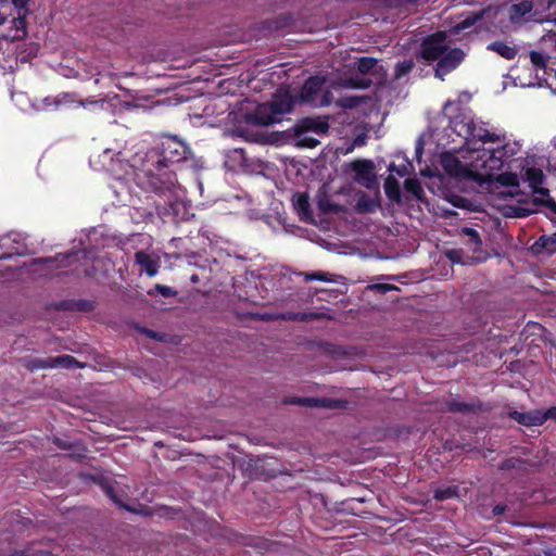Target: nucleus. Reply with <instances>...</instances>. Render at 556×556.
I'll return each mask as SVG.
<instances>
[{
    "label": "nucleus",
    "mask_w": 556,
    "mask_h": 556,
    "mask_svg": "<svg viewBox=\"0 0 556 556\" xmlns=\"http://www.w3.org/2000/svg\"><path fill=\"white\" fill-rule=\"evenodd\" d=\"M189 147L176 136H163L160 143L147 151L141 167L135 174L137 185L160 195L172 194L176 188L174 164L187 160Z\"/></svg>",
    "instance_id": "1"
},
{
    "label": "nucleus",
    "mask_w": 556,
    "mask_h": 556,
    "mask_svg": "<svg viewBox=\"0 0 556 556\" xmlns=\"http://www.w3.org/2000/svg\"><path fill=\"white\" fill-rule=\"evenodd\" d=\"M450 126L458 136L463 137L471 150H480L481 146L492 142H503L506 140L505 135L490 131L486 124L475 118L470 112H459L455 116L450 117Z\"/></svg>",
    "instance_id": "2"
},
{
    "label": "nucleus",
    "mask_w": 556,
    "mask_h": 556,
    "mask_svg": "<svg viewBox=\"0 0 556 556\" xmlns=\"http://www.w3.org/2000/svg\"><path fill=\"white\" fill-rule=\"evenodd\" d=\"M296 99L289 90H277L267 102L256 105L254 111L245 114L247 123L254 126H270L282 122L285 114L291 113Z\"/></svg>",
    "instance_id": "3"
},
{
    "label": "nucleus",
    "mask_w": 556,
    "mask_h": 556,
    "mask_svg": "<svg viewBox=\"0 0 556 556\" xmlns=\"http://www.w3.org/2000/svg\"><path fill=\"white\" fill-rule=\"evenodd\" d=\"M498 143L495 149H483L480 156L482 163L479 166L488 178H492L493 174L501 170L506 161L517 153V150L505 140Z\"/></svg>",
    "instance_id": "4"
},
{
    "label": "nucleus",
    "mask_w": 556,
    "mask_h": 556,
    "mask_svg": "<svg viewBox=\"0 0 556 556\" xmlns=\"http://www.w3.org/2000/svg\"><path fill=\"white\" fill-rule=\"evenodd\" d=\"M447 35L445 31L438 30L426 38L420 43L419 55L427 62L439 61L448 50Z\"/></svg>",
    "instance_id": "5"
},
{
    "label": "nucleus",
    "mask_w": 556,
    "mask_h": 556,
    "mask_svg": "<svg viewBox=\"0 0 556 556\" xmlns=\"http://www.w3.org/2000/svg\"><path fill=\"white\" fill-rule=\"evenodd\" d=\"M325 77L323 76H311L308 77L305 83L303 84L300 93H299V101L301 103L311 104L314 106L317 105H328L330 103L328 97L330 96V92L327 91L323 98L318 101V94L320 93L324 85H325Z\"/></svg>",
    "instance_id": "6"
},
{
    "label": "nucleus",
    "mask_w": 556,
    "mask_h": 556,
    "mask_svg": "<svg viewBox=\"0 0 556 556\" xmlns=\"http://www.w3.org/2000/svg\"><path fill=\"white\" fill-rule=\"evenodd\" d=\"M440 164L448 176L456 179H481L480 174H476L467 165L463 164L462 161L453 152H443L440 156Z\"/></svg>",
    "instance_id": "7"
},
{
    "label": "nucleus",
    "mask_w": 556,
    "mask_h": 556,
    "mask_svg": "<svg viewBox=\"0 0 556 556\" xmlns=\"http://www.w3.org/2000/svg\"><path fill=\"white\" fill-rule=\"evenodd\" d=\"M13 7L17 10V16L12 17L13 27L9 34L4 36L5 39L11 41L23 40L27 36V22L26 17L29 14L28 2L29 0H10Z\"/></svg>",
    "instance_id": "8"
},
{
    "label": "nucleus",
    "mask_w": 556,
    "mask_h": 556,
    "mask_svg": "<svg viewBox=\"0 0 556 556\" xmlns=\"http://www.w3.org/2000/svg\"><path fill=\"white\" fill-rule=\"evenodd\" d=\"M465 59V53L459 48L450 49L442 55L437 62L434 67V76L441 80L444 77L456 70Z\"/></svg>",
    "instance_id": "9"
},
{
    "label": "nucleus",
    "mask_w": 556,
    "mask_h": 556,
    "mask_svg": "<svg viewBox=\"0 0 556 556\" xmlns=\"http://www.w3.org/2000/svg\"><path fill=\"white\" fill-rule=\"evenodd\" d=\"M286 404L301 405L305 407H317L326 409H343L348 406V401L331 397H289L285 400Z\"/></svg>",
    "instance_id": "10"
},
{
    "label": "nucleus",
    "mask_w": 556,
    "mask_h": 556,
    "mask_svg": "<svg viewBox=\"0 0 556 556\" xmlns=\"http://www.w3.org/2000/svg\"><path fill=\"white\" fill-rule=\"evenodd\" d=\"M351 169L355 174V181L367 189L376 185L375 164L371 160H354L350 163Z\"/></svg>",
    "instance_id": "11"
},
{
    "label": "nucleus",
    "mask_w": 556,
    "mask_h": 556,
    "mask_svg": "<svg viewBox=\"0 0 556 556\" xmlns=\"http://www.w3.org/2000/svg\"><path fill=\"white\" fill-rule=\"evenodd\" d=\"M381 205L380 191L377 190L374 197L368 195L366 192L361 191L357 194L355 211L358 214H372Z\"/></svg>",
    "instance_id": "12"
},
{
    "label": "nucleus",
    "mask_w": 556,
    "mask_h": 556,
    "mask_svg": "<svg viewBox=\"0 0 556 556\" xmlns=\"http://www.w3.org/2000/svg\"><path fill=\"white\" fill-rule=\"evenodd\" d=\"M301 125L300 131L302 132H315L317 135H325L329 130V124L320 118L305 117L298 122Z\"/></svg>",
    "instance_id": "13"
},
{
    "label": "nucleus",
    "mask_w": 556,
    "mask_h": 556,
    "mask_svg": "<svg viewBox=\"0 0 556 556\" xmlns=\"http://www.w3.org/2000/svg\"><path fill=\"white\" fill-rule=\"evenodd\" d=\"M445 406L450 413L475 414L481 409L482 404L480 401L466 403L453 399L446 401Z\"/></svg>",
    "instance_id": "14"
},
{
    "label": "nucleus",
    "mask_w": 556,
    "mask_h": 556,
    "mask_svg": "<svg viewBox=\"0 0 556 556\" xmlns=\"http://www.w3.org/2000/svg\"><path fill=\"white\" fill-rule=\"evenodd\" d=\"M135 262L149 277H154L159 271V262L152 258L147 252L138 251L135 253Z\"/></svg>",
    "instance_id": "15"
},
{
    "label": "nucleus",
    "mask_w": 556,
    "mask_h": 556,
    "mask_svg": "<svg viewBox=\"0 0 556 556\" xmlns=\"http://www.w3.org/2000/svg\"><path fill=\"white\" fill-rule=\"evenodd\" d=\"M460 237L468 250L472 252H478L481 250L482 240L476 229L464 227L462 228Z\"/></svg>",
    "instance_id": "16"
},
{
    "label": "nucleus",
    "mask_w": 556,
    "mask_h": 556,
    "mask_svg": "<svg viewBox=\"0 0 556 556\" xmlns=\"http://www.w3.org/2000/svg\"><path fill=\"white\" fill-rule=\"evenodd\" d=\"M301 125L298 123L292 127L295 144L300 148L313 149L319 144V140L308 135V132L300 131Z\"/></svg>",
    "instance_id": "17"
},
{
    "label": "nucleus",
    "mask_w": 556,
    "mask_h": 556,
    "mask_svg": "<svg viewBox=\"0 0 556 556\" xmlns=\"http://www.w3.org/2000/svg\"><path fill=\"white\" fill-rule=\"evenodd\" d=\"M488 50L496 52L502 58L510 61L514 60L518 53L515 47H511L503 41H494L488 45Z\"/></svg>",
    "instance_id": "18"
},
{
    "label": "nucleus",
    "mask_w": 556,
    "mask_h": 556,
    "mask_svg": "<svg viewBox=\"0 0 556 556\" xmlns=\"http://www.w3.org/2000/svg\"><path fill=\"white\" fill-rule=\"evenodd\" d=\"M384 192L390 201L396 203L402 201L400 184L392 175H389L384 180Z\"/></svg>",
    "instance_id": "19"
},
{
    "label": "nucleus",
    "mask_w": 556,
    "mask_h": 556,
    "mask_svg": "<svg viewBox=\"0 0 556 556\" xmlns=\"http://www.w3.org/2000/svg\"><path fill=\"white\" fill-rule=\"evenodd\" d=\"M63 367V368H84L85 365L78 362L74 356L68 354L59 355L51 357V368Z\"/></svg>",
    "instance_id": "20"
},
{
    "label": "nucleus",
    "mask_w": 556,
    "mask_h": 556,
    "mask_svg": "<svg viewBox=\"0 0 556 556\" xmlns=\"http://www.w3.org/2000/svg\"><path fill=\"white\" fill-rule=\"evenodd\" d=\"M293 204L299 214L304 217L312 216V210L309 204V198L306 192H298L293 197Z\"/></svg>",
    "instance_id": "21"
},
{
    "label": "nucleus",
    "mask_w": 556,
    "mask_h": 556,
    "mask_svg": "<svg viewBox=\"0 0 556 556\" xmlns=\"http://www.w3.org/2000/svg\"><path fill=\"white\" fill-rule=\"evenodd\" d=\"M533 9V2L530 0H522L510 7V18L518 20L530 13Z\"/></svg>",
    "instance_id": "22"
},
{
    "label": "nucleus",
    "mask_w": 556,
    "mask_h": 556,
    "mask_svg": "<svg viewBox=\"0 0 556 556\" xmlns=\"http://www.w3.org/2000/svg\"><path fill=\"white\" fill-rule=\"evenodd\" d=\"M24 367L34 372L41 369L51 368V357L48 358H38V357H28L24 359Z\"/></svg>",
    "instance_id": "23"
},
{
    "label": "nucleus",
    "mask_w": 556,
    "mask_h": 556,
    "mask_svg": "<svg viewBox=\"0 0 556 556\" xmlns=\"http://www.w3.org/2000/svg\"><path fill=\"white\" fill-rule=\"evenodd\" d=\"M526 179L529 182L530 188H538L543 185L545 176L543 170L536 167H529L525 173Z\"/></svg>",
    "instance_id": "24"
},
{
    "label": "nucleus",
    "mask_w": 556,
    "mask_h": 556,
    "mask_svg": "<svg viewBox=\"0 0 556 556\" xmlns=\"http://www.w3.org/2000/svg\"><path fill=\"white\" fill-rule=\"evenodd\" d=\"M317 206L323 214L339 213L341 211V206L331 202L326 195L318 198Z\"/></svg>",
    "instance_id": "25"
},
{
    "label": "nucleus",
    "mask_w": 556,
    "mask_h": 556,
    "mask_svg": "<svg viewBox=\"0 0 556 556\" xmlns=\"http://www.w3.org/2000/svg\"><path fill=\"white\" fill-rule=\"evenodd\" d=\"M414 66H415V63L412 59L404 60L402 62H397L395 64V68H394V77L396 79H400V78L408 75L413 71Z\"/></svg>",
    "instance_id": "26"
},
{
    "label": "nucleus",
    "mask_w": 556,
    "mask_h": 556,
    "mask_svg": "<svg viewBox=\"0 0 556 556\" xmlns=\"http://www.w3.org/2000/svg\"><path fill=\"white\" fill-rule=\"evenodd\" d=\"M377 65V59L370 56H363L356 63L357 71L363 74H369Z\"/></svg>",
    "instance_id": "27"
},
{
    "label": "nucleus",
    "mask_w": 556,
    "mask_h": 556,
    "mask_svg": "<svg viewBox=\"0 0 556 556\" xmlns=\"http://www.w3.org/2000/svg\"><path fill=\"white\" fill-rule=\"evenodd\" d=\"M544 424L543 410L526 412V427L542 426Z\"/></svg>",
    "instance_id": "28"
},
{
    "label": "nucleus",
    "mask_w": 556,
    "mask_h": 556,
    "mask_svg": "<svg viewBox=\"0 0 556 556\" xmlns=\"http://www.w3.org/2000/svg\"><path fill=\"white\" fill-rule=\"evenodd\" d=\"M404 188L407 192L412 193L413 195H415L417 199H420L421 195L424 194V189L421 187V184L418 179L416 178H407L405 181H404Z\"/></svg>",
    "instance_id": "29"
},
{
    "label": "nucleus",
    "mask_w": 556,
    "mask_h": 556,
    "mask_svg": "<svg viewBox=\"0 0 556 556\" xmlns=\"http://www.w3.org/2000/svg\"><path fill=\"white\" fill-rule=\"evenodd\" d=\"M74 256V254H58L54 257H43L39 258L37 262L40 264H47V263H59L58 267H63L68 264H71V258Z\"/></svg>",
    "instance_id": "30"
},
{
    "label": "nucleus",
    "mask_w": 556,
    "mask_h": 556,
    "mask_svg": "<svg viewBox=\"0 0 556 556\" xmlns=\"http://www.w3.org/2000/svg\"><path fill=\"white\" fill-rule=\"evenodd\" d=\"M304 279L306 281L318 280L325 282H334V276L326 273V271H313V273H304Z\"/></svg>",
    "instance_id": "31"
},
{
    "label": "nucleus",
    "mask_w": 556,
    "mask_h": 556,
    "mask_svg": "<svg viewBox=\"0 0 556 556\" xmlns=\"http://www.w3.org/2000/svg\"><path fill=\"white\" fill-rule=\"evenodd\" d=\"M496 181L502 186L506 187H516L518 185V178L516 174L513 173H502L496 177Z\"/></svg>",
    "instance_id": "32"
},
{
    "label": "nucleus",
    "mask_w": 556,
    "mask_h": 556,
    "mask_svg": "<svg viewBox=\"0 0 556 556\" xmlns=\"http://www.w3.org/2000/svg\"><path fill=\"white\" fill-rule=\"evenodd\" d=\"M525 464V460L518 457H508L504 459L500 465V470H510V469H517L520 468V466Z\"/></svg>",
    "instance_id": "33"
},
{
    "label": "nucleus",
    "mask_w": 556,
    "mask_h": 556,
    "mask_svg": "<svg viewBox=\"0 0 556 556\" xmlns=\"http://www.w3.org/2000/svg\"><path fill=\"white\" fill-rule=\"evenodd\" d=\"M456 495H457L456 488L455 486H447V488H444V489H438L434 492L433 497L437 501H445V500H448V498H453Z\"/></svg>",
    "instance_id": "34"
},
{
    "label": "nucleus",
    "mask_w": 556,
    "mask_h": 556,
    "mask_svg": "<svg viewBox=\"0 0 556 556\" xmlns=\"http://www.w3.org/2000/svg\"><path fill=\"white\" fill-rule=\"evenodd\" d=\"M67 102H72L71 94H68V93H63L62 96H58L54 98L47 97L43 99V103L47 108L51 106V105H54L58 108L62 103H67Z\"/></svg>",
    "instance_id": "35"
},
{
    "label": "nucleus",
    "mask_w": 556,
    "mask_h": 556,
    "mask_svg": "<svg viewBox=\"0 0 556 556\" xmlns=\"http://www.w3.org/2000/svg\"><path fill=\"white\" fill-rule=\"evenodd\" d=\"M103 490H104V493L108 495V497H110L114 503H116L118 506L125 508L126 510L128 511H132V509L130 507H128L127 505H125L119 498L118 496L116 495L115 493V489L113 485L111 484H105L103 486Z\"/></svg>",
    "instance_id": "36"
},
{
    "label": "nucleus",
    "mask_w": 556,
    "mask_h": 556,
    "mask_svg": "<svg viewBox=\"0 0 556 556\" xmlns=\"http://www.w3.org/2000/svg\"><path fill=\"white\" fill-rule=\"evenodd\" d=\"M536 243L546 250L554 251L556 244V232L552 236H541Z\"/></svg>",
    "instance_id": "37"
},
{
    "label": "nucleus",
    "mask_w": 556,
    "mask_h": 556,
    "mask_svg": "<svg viewBox=\"0 0 556 556\" xmlns=\"http://www.w3.org/2000/svg\"><path fill=\"white\" fill-rule=\"evenodd\" d=\"M530 60L532 64L538 68H545L546 67V59L545 56L538 51H531L530 52Z\"/></svg>",
    "instance_id": "38"
},
{
    "label": "nucleus",
    "mask_w": 556,
    "mask_h": 556,
    "mask_svg": "<svg viewBox=\"0 0 556 556\" xmlns=\"http://www.w3.org/2000/svg\"><path fill=\"white\" fill-rule=\"evenodd\" d=\"M154 289L159 294H161L164 298H170V296L177 295V291L168 286L156 283L154 286Z\"/></svg>",
    "instance_id": "39"
},
{
    "label": "nucleus",
    "mask_w": 556,
    "mask_h": 556,
    "mask_svg": "<svg viewBox=\"0 0 556 556\" xmlns=\"http://www.w3.org/2000/svg\"><path fill=\"white\" fill-rule=\"evenodd\" d=\"M477 20H478V16L466 17L465 20H463L458 24H456L455 31L458 34V33L473 26V24L477 22Z\"/></svg>",
    "instance_id": "40"
},
{
    "label": "nucleus",
    "mask_w": 556,
    "mask_h": 556,
    "mask_svg": "<svg viewBox=\"0 0 556 556\" xmlns=\"http://www.w3.org/2000/svg\"><path fill=\"white\" fill-rule=\"evenodd\" d=\"M53 443L61 450H64V451H74L77 446L76 443L74 442H71L66 439H62V438H54L53 440Z\"/></svg>",
    "instance_id": "41"
},
{
    "label": "nucleus",
    "mask_w": 556,
    "mask_h": 556,
    "mask_svg": "<svg viewBox=\"0 0 556 556\" xmlns=\"http://www.w3.org/2000/svg\"><path fill=\"white\" fill-rule=\"evenodd\" d=\"M555 4L556 0H534L533 2V7H535L536 10H541L542 12L553 9Z\"/></svg>",
    "instance_id": "42"
},
{
    "label": "nucleus",
    "mask_w": 556,
    "mask_h": 556,
    "mask_svg": "<svg viewBox=\"0 0 556 556\" xmlns=\"http://www.w3.org/2000/svg\"><path fill=\"white\" fill-rule=\"evenodd\" d=\"M319 317V314L318 313H314V312H296L294 313V318H298L299 321H309V320H315Z\"/></svg>",
    "instance_id": "43"
},
{
    "label": "nucleus",
    "mask_w": 556,
    "mask_h": 556,
    "mask_svg": "<svg viewBox=\"0 0 556 556\" xmlns=\"http://www.w3.org/2000/svg\"><path fill=\"white\" fill-rule=\"evenodd\" d=\"M462 255H463V251L462 250H457V249H452L450 251L446 252V256L448 257V260L453 263H456V264H463L464 261L462 258Z\"/></svg>",
    "instance_id": "44"
},
{
    "label": "nucleus",
    "mask_w": 556,
    "mask_h": 556,
    "mask_svg": "<svg viewBox=\"0 0 556 556\" xmlns=\"http://www.w3.org/2000/svg\"><path fill=\"white\" fill-rule=\"evenodd\" d=\"M367 137L362 134L354 138L352 144L346 149L345 153H351L355 147H363L366 144Z\"/></svg>",
    "instance_id": "45"
},
{
    "label": "nucleus",
    "mask_w": 556,
    "mask_h": 556,
    "mask_svg": "<svg viewBox=\"0 0 556 556\" xmlns=\"http://www.w3.org/2000/svg\"><path fill=\"white\" fill-rule=\"evenodd\" d=\"M75 306L78 311H81V312L92 311L94 307L92 302L87 301V300H79L78 302L75 303Z\"/></svg>",
    "instance_id": "46"
},
{
    "label": "nucleus",
    "mask_w": 556,
    "mask_h": 556,
    "mask_svg": "<svg viewBox=\"0 0 556 556\" xmlns=\"http://www.w3.org/2000/svg\"><path fill=\"white\" fill-rule=\"evenodd\" d=\"M509 417L516 420L519 425L526 426V412L521 413L518 410H513L509 413Z\"/></svg>",
    "instance_id": "47"
},
{
    "label": "nucleus",
    "mask_w": 556,
    "mask_h": 556,
    "mask_svg": "<svg viewBox=\"0 0 556 556\" xmlns=\"http://www.w3.org/2000/svg\"><path fill=\"white\" fill-rule=\"evenodd\" d=\"M541 204L545 205L553 214H556V201L552 198L542 199Z\"/></svg>",
    "instance_id": "48"
},
{
    "label": "nucleus",
    "mask_w": 556,
    "mask_h": 556,
    "mask_svg": "<svg viewBox=\"0 0 556 556\" xmlns=\"http://www.w3.org/2000/svg\"><path fill=\"white\" fill-rule=\"evenodd\" d=\"M544 422L548 419L556 421V406H551L546 410H543Z\"/></svg>",
    "instance_id": "49"
},
{
    "label": "nucleus",
    "mask_w": 556,
    "mask_h": 556,
    "mask_svg": "<svg viewBox=\"0 0 556 556\" xmlns=\"http://www.w3.org/2000/svg\"><path fill=\"white\" fill-rule=\"evenodd\" d=\"M378 291L382 292V293H387L389 291H392V290H396L397 287L394 286V285H389V283H377L374 286Z\"/></svg>",
    "instance_id": "50"
},
{
    "label": "nucleus",
    "mask_w": 556,
    "mask_h": 556,
    "mask_svg": "<svg viewBox=\"0 0 556 556\" xmlns=\"http://www.w3.org/2000/svg\"><path fill=\"white\" fill-rule=\"evenodd\" d=\"M357 104V100L354 97L344 98L341 101V105L345 109H352Z\"/></svg>",
    "instance_id": "51"
},
{
    "label": "nucleus",
    "mask_w": 556,
    "mask_h": 556,
    "mask_svg": "<svg viewBox=\"0 0 556 556\" xmlns=\"http://www.w3.org/2000/svg\"><path fill=\"white\" fill-rule=\"evenodd\" d=\"M452 203L456 207L465 208L467 207L468 200L462 197H455V199L452 200Z\"/></svg>",
    "instance_id": "52"
},
{
    "label": "nucleus",
    "mask_w": 556,
    "mask_h": 556,
    "mask_svg": "<svg viewBox=\"0 0 556 556\" xmlns=\"http://www.w3.org/2000/svg\"><path fill=\"white\" fill-rule=\"evenodd\" d=\"M255 317H257L261 320L264 321H271L276 320L279 316L270 313H264V314H256Z\"/></svg>",
    "instance_id": "53"
},
{
    "label": "nucleus",
    "mask_w": 556,
    "mask_h": 556,
    "mask_svg": "<svg viewBox=\"0 0 556 556\" xmlns=\"http://www.w3.org/2000/svg\"><path fill=\"white\" fill-rule=\"evenodd\" d=\"M389 169H390L391 172H395V173H396L399 176H401V177L405 176V175H406V173H407V169H406V166H405V165H403V166H401V167H396L394 164H391V165H390V167H389Z\"/></svg>",
    "instance_id": "54"
},
{
    "label": "nucleus",
    "mask_w": 556,
    "mask_h": 556,
    "mask_svg": "<svg viewBox=\"0 0 556 556\" xmlns=\"http://www.w3.org/2000/svg\"><path fill=\"white\" fill-rule=\"evenodd\" d=\"M531 189H532L533 193H535V194H540V195H542L544 198H548L549 197L548 189L542 187V185H540V187H538V188H531Z\"/></svg>",
    "instance_id": "55"
},
{
    "label": "nucleus",
    "mask_w": 556,
    "mask_h": 556,
    "mask_svg": "<svg viewBox=\"0 0 556 556\" xmlns=\"http://www.w3.org/2000/svg\"><path fill=\"white\" fill-rule=\"evenodd\" d=\"M506 508L507 506L504 504H496L495 506H493L492 513L494 516H500L505 513Z\"/></svg>",
    "instance_id": "56"
},
{
    "label": "nucleus",
    "mask_w": 556,
    "mask_h": 556,
    "mask_svg": "<svg viewBox=\"0 0 556 556\" xmlns=\"http://www.w3.org/2000/svg\"><path fill=\"white\" fill-rule=\"evenodd\" d=\"M14 254H21V252L18 250H15L14 252H3L0 254V260H7V258H10L12 257Z\"/></svg>",
    "instance_id": "57"
},
{
    "label": "nucleus",
    "mask_w": 556,
    "mask_h": 556,
    "mask_svg": "<svg viewBox=\"0 0 556 556\" xmlns=\"http://www.w3.org/2000/svg\"><path fill=\"white\" fill-rule=\"evenodd\" d=\"M10 556H29L28 549H15Z\"/></svg>",
    "instance_id": "58"
},
{
    "label": "nucleus",
    "mask_w": 556,
    "mask_h": 556,
    "mask_svg": "<svg viewBox=\"0 0 556 556\" xmlns=\"http://www.w3.org/2000/svg\"><path fill=\"white\" fill-rule=\"evenodd\" d=\"M144 331H146L148 337H150L152 339H159L157 333L155 331L150 330V329H146Z\"/></svg>",
    "instance_id": "59"
},
{
    "label": "nucleus",
    "mask_w": 556,
    "mask_h": 556,
    "mask_svg": "<svg viewBox=\"0 0 556 556\" xmlns=\"http://www.w3.org/2000/svg\"><path fill=\"white\" fill-rule=\"evenodd\" d=\"M8 21V15L0 12V25L5 24Z\"/></svg>",
    "instance_id": "60"
},
{
    "label": "nucleus",
    "mask_w": 556,
    "mask_h": 556,
    "mask_svg": "<svg viewBox=\"0 0 556 556\" xmlns=\"http://www.w3.org/2000/svg\"><path fill=\"white\" fill-rule=\"evenodd\" d=\"M281 317H282L283 319L298 320V318H294V313H290L288 316H286V315H281Z\"/></svg>",
    "instance_id": "61"
},
{
    "label": "nucleus",
    "mask_w": 556,
    "mask_h": 556,
    "mask_svg": "<svg viewBox=\"0 0 556 556\" xmlns=\"http://www.w3.org/2000/svg\"><path fill=\"white\" fill-rule=\"evenodd\" d=\"M369 84H370V80H366V81H364V83H362V84L357 85V87H361V88H367V87H369Z\"/></svg>",
    "instance_id": "62"
},
{
    "label": "nucleus",
    "mask_w": 556,
    "mask_h": 556,
    "mask_svg": "<svg viewBox=\"0 0 556 556\" xmlns=\"http://www.w3.org/2000/svg\"><path fill=\"white\" fill-rule=\"evenodd\" d=\"M7 240H9V238H7V237H3V238L0 239V248L5 247V241Z\"/></svg>",
    "instance_id": "63"
},
{
    "label": "nucleus",
    "mask_w": 556,
    "mask_h": 556,
    "mask_svg": "<svg viewBox=\"0 0 556 556\" xmlns=\"http://www.w3.org/2000/svg\"><path fill=\"white\" fill-rule=\"evenodd\" d=\"M452 105H453V103L451 101H447L444 105V111L446 112L448 110V108Z\"/></svg>",
    "instance_id": "64"
}]
</instances>
